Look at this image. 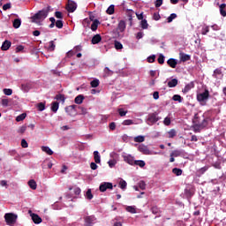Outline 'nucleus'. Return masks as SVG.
<instances>
[{
  "label": "nucleus",
  "instance_id": "1",
  "mask_svg": "<svg viewBox=\"0 0 226 226\" xmlns=\"http://www.w3.org/2000/svg\"><path fill=\"white\" fill-rule=\"evenodd\" d=\"M211 95L209 94V90L207 87H205L203 92H200L199 94V103L201 105V107H205V105H207V102H209V97Z\"/></svg>",
  "mask_w": 226,
  "mask_h": 226
},
{
  "label": "nucleus",
  "instance_id": "2",
  "mask_svg": "<svg viewBox=\"0 0 226 226\" xmlns=\"http://www.w3.org/2000/svg\"><path fill=\"white\" fill-rule=\"evenodd\" d=\"M49 11H50V6L49 5L46 9H42L41 11H39L37 13H35L32 17V19L33 20H41V19H47Z\"/></svg>",
  "mask_w": 226,
  "mask_h": 226
},
{
  "label": "nucleus",
  "instance_id": "3",
  "mask_svg": "<svg viewBox=\"0 0 226 226\" xmlns=\"http://www.w3.org/2000/svg\"><path fill=\"white\" fill-rule=\"evenodd\" d=\"M17 215L12 213H8L4 215V219L7 225H15V223H17Z\"/></svg>",
  "mask_w": 226,
  "mask_h": 226
},
{
  "label": "nucleus",
  "instance_id": "4",
  "mask_svg": "<svg viewBox=\"0 0 226 226\" xmlns=\"http://www.w3.org/2000/svg\"><path fill=\"white\" fill-rule=\"evenodd\" d=\"M159 119L160 117H158V113L156 112L150 113L148 114V117L147 119V124H148L149 126H153V124H154L155 123H158Z\"/></svg>",
  "mask_w": 226,
  "mask_h": 226
},
{
  "label": "nucleus",
  "instance_id": "5",
  "mask_svg": "<svg viewBox=\"0 0 226 226\" xmlns=\"http://www.w3.org/2000/svg\"><path fill=\"white\" fill-rule=\"evenodd\" d=\"M112 188H114V185L110 182L102 183L99 186V190L102 192H107V190H112Z\"/></svg>",
  "mask_w": 226,
  "mask_h": 226
},
{
  "label": "nucleus",
  "instance_id": "6",
  "mask_svg": "<svg viewBox=\"0 0 226 226\" xmlns=\"http://www.w3.org/2000/svg\"><path fill=\"white\" fill-rule=\"evenodd\" d=\"M85 220V226H93L96 222V217L94 215L86 216Z\"/></svg>",
  "mask_w": 226,
  "mask_h": 226
},
{
  "label": "nucleus",
  "instance_id": "7",
  "mask_svg": "<svg viewBox=\"0 0 226 226\" xmlns=\"http://www.w3.org/2000/svg\"><path fill=\"white\" fill-rule=\"evenodd\" d=\"M66 10L69 13H73V11L77 10V3L72 0H69V3L66 5Z\"/></svg>",
  "mask_w": 226,
  "mask_h": 226
},
{
  "label": "nucleus",
  "instance_id": "8",
  "mask_svg": "<svg viewBox=\"0 0 226 226\" xmlns=\"http://www.w3.org/2000/svg\"><path fill=\"white\" fill-rule=\"evenodd\" d=\"M195 193V188L192 185H187L185 189V195L188 198L192 197Z\"/></svg>",
  "mask_w": 226,
  "mask_h": 226
},
{
  "label": "nucleus",
  "instance_id": "9",
  "mask_svg": "<svg viewBox=\"0 0 226 226\" xmlns=\"http://www.w3.org/2000/svg\"><path fill=\"white\" fill-rule=\"evenodd\" d=\"M77 105H71L65 108V112L68 113L69 116H76L77 115Z\"/></svg>",
  "mask_w": 226,
  "mask_h": 226
},
{
  "label": "nucleus",
  "instance_id": "10",
  "mask_svg": "<svg viewBox=\"0 0 226 226\" xmlns=\"http://www.w3.org/2000/svg\"><path fill=\"white\" fill-rule=\"evenodd\" d=\"M138 151H139V153H142V154H151V150H149L147 146L144 144L139 146Z\"/></svg>",
  "mask_w": 226,
  "mask_h": 226
},
{
  "label": "nucleus",
  "instance_id": "11",
  "mask_svg": "<svg viewBox=\"0 0 226 226\" xmlns=\"http://www.w3.org/2000/svg\"><path fill=\"white\" fill-rule=\"evenodd\" d=\"M122 157L124 158V162H125V163H128L129 165H134L135 159L133 156H132V154L122 155Z\"/></svg>",
  "mask_w": 226,
  "mask_h": 226
},
{
  "label": "nucleus",
  "instance_id": "12",
  "mask_svg": "<svg viewBox=\"0 0 226 226\" xmlns=\"http://www.w3.org/2000/svg\"><path fill=\"white\" fill-rule=\"evenodd\" d=\"M212 77H214V79H223V72L222 71V68L215 69Z\"/></svg>",
  "mask_w": 226,
  "mask_h": 226
},
{
  "label": "nucleus",
  "instance_id": "13",
  "mask_svg": "<svg viewBox=\"0 0 226 226\" xmlns=\"http://www.w3.org/2000/svg\"><path fill=\"white\" fill-rule=\"evenodd\" d=\"M100 41H102V35H100L99 34L94 35L91 40L93 45H97V43H100Z\"/></svg>",
  "mask_w": 226,
  "mask_h": 226
},
{
  "label": "nucleus",
  "instance_id": "14",
  "mask_svg": "<svg viewBox=\"0 0 226 226\" xmlns=\"http://www.w3.org/2000/svg\"><path fill=\"white\" fill-rule=\"evenodd\" d=\"M31 217H32L34 223H35V224L41 223V222H42L41 217H40V215H38L37 214H32Z\"/></svg>",
  "mask_w": 226,
  "mask_h": 226
},
{
  "label": "nucleus",
  "instance_id": "15",
  "mask_svg": "<svg viewBox=\"0 0 226 226\" xmlns=\"http://www.w3.org/2000/svg\"><path fill=\"white\" fill-rule=\"evenodd\" d=\"M124 29H126V22H124V20H120L117 26V31L123 33L124 32Z\"/></svg>",
  "mask_w": 226,
  "mask_h": 226
},
{
  "label": "nucleus",
  "instance_id": "16",
  "mask_svg": "<svg viewBox=\"0 0 226 226\" xmlns=\"http://www.w3.org/2000/svg\"><path fill=\"white\" fill-rule=\"evenodd\" d=\"M31 87H32L31 83L21 84V90L24 91L25 93H29V90L31 89Z\"/></svg>",
  "mask_w": 226,
  "mask_h": 226
},
{
  "label": "nucleus",
  "instance_id": "17",
  "mask_svg": "<svg viewBox=\"0 0 226 226\" xmlns=\"http://www.w3.org/2000/svg\"><path fill=\"white\" fill-rule=\"evenodd\" d=\"M219 11L222 17H226V4H222L219 5Z\"/></svg>",
  "mask_w": 226,
  "mask_h": 226
},
{
  "label": "nucleus",
  "instance_id": "18",
  "mask_svg": "<svg viewBox=\"0 0 226 226\" xmlns=\"http://www.w3.org/2000/svg\"><path fill=\"white\" fill-rule=\"evenodd\" d=\"M10 47H11V41L6 40L3 42L1 49L2 50H8Z\"/></svg>",
  "mask_w": 226,
  "mask_h": 226
},
{
  "label": "nucleus",
  "instance_id": "19",
  "mask_svg": "<svg viewBox=\"0 0 226 226\" xmlns=\"http://www.w3.org/2000/svg\"><path fill=\"white\" fill-rule=\"evenodd\" d=\"M167 64H169V66H170V68H176L177 66V60H176L174 58H170L167 61Z\"/></svg>",
  "mask_w": 226,
  "mask_h": 226
},
{
  "label": "nucleus",
  "instance_id": "20",
  "mask_svg": "<svg viewBox=\"0 0 226 226\" xmlns=\"http://www.w3.org/2000/svg\"><path fill=\"white\" fill-rule=\"evenodd\" d=\"M197 116H198V114H195L194 119L192 120V123H193L192 128H193V131L196 132H199V124H196L197 119H199V117H197Z\"/></svg>",
  "mask_w": 226,
  "mask_h": 226
},
{
  "label": "nucleus",
  "instance_id": "21",
  "mask_svg": "<svg viewBox=\"0 0 226 226\" xmlns=\"http://www.w3.org/2000/svg\"><path fill=\"white\" fill-rule=\"evenodd\" d=\"M41 151H43L44 153H46L49 156H52V154H54V152L49 147L42 146L41 147Z\"/></svg>",
  "mask_w": 226,
  "mask_h": 226
},
{
  "label": "nucleus",
  "instance_id": "22",
  "mask_svg": "<svg viewBox=\"0 0 226 226\" xmlns=\"http://www.w3.org/2000/svg\"><path fill=\"white\" fill-rule=\"evenodd\" d=\"M84 95L79 94L75 97L74 102L77 103V105H80L84 102Z\"/></svg>",
  "mask_w": 226,
  "mask_h": 226
},
{
  "label": "nucleus",
  "instance_id": "23",
  "mask_svg": "<svg viewBox=\"0 0 226 226\" xmlns=\"http://www.w3.org/2000/svg\"><path fill=\"white\" fill-rule=\"evenodd\" d=\"M177 135V131L176 129H170L168 132V139H174Z\"/></svg>",
  "mask_w": 226,
  "mask_h": 226
},
{
  "label": "nucleus",
  "instance_id": "24",
  "mask_svg": "<svg viewBox=\"0 0 226 226\" xmlns=\"http://www.w3.org/2000/svg\"><path fill=\"white\" fill-rule=\"evenodd\" d=\"M51 110H52V112H54L56 114V112H57V110H59V102H52Z\"/></svg>",
  "mask_w": 226,
  "mask_h": 226
},
{
  "label": "nucleus",
  "instance_id": "25",
  "mask_svg": "<svg viewBox=\"0 0 226 226\" xmlns=\"http://www.w3.org/2000/svg\"><path fill=\"white\" fill-rule=\"evenodd\" d=\"M180 61L183 63H186V61H190V56L185 53H180Z\"/></svg>",
  "mask_w": 226,
  "mask_h": 226
},
{
  "label": "nucleus",
  "instance_id": "26",
  "mask_svg": "<svg viewBox=\"0 0 226 226\" xmlns=\"http://www.w3.org/2000/svg\"><path fill=\"white\" fill-rule=\"evenodd\" d=\"M22 24V21L20 20V19H14L12 26L14 27V29H19V27H20Z\"/></svg>",
  "mask_w": 226,
  "mask_h": 226
},
{
  "label": "nucleus",
  "instance_id": "27",
  "mask_svg": "<svg viewBox=\"0 0 226 226\" xmlns=\"http://www.w3.org/2000/svg\"><path fill=\"white\" fill-rule=\"evenodd\" d=\"M100 24V21L98 19H94L91 25V30L96 31L98 29V25Z\"/></svg>",
  "mask_w": 226,
  "mask_h": 226
},
{
  "label": "nucleus",
  "instance_id": "28",
  "mask_svg": "<svg viewBox=\"0 0 226 226\" xmlns=\"http://www.w3.org/2000/svg\"><path fill=\"white\" fill-rule=\"evenodd\" d=\"M126 211L132 213V215H135V213H137V208L133 206H128L126 207Z\"/></svg>",
  "mask_w": 226,
  "mask_h": 226
},
{
  "label": "nucleus",
  "instance_id": "29",
  "mask_svg": "<svg viewBox=\"0 0 226 226\" xmlns=\"http://www.w3.org/2000/svg\"><path fill=\"white\" fill-rule=\"evenodd\" d=\"M94 158L95 163H100L101 157H100V153L98 151L94 152Z\"/></svg>",
  "mask_w": 226,
  "mask_h": 226
},
{
  "label": "nucleus",
  "instance_id": "30",
  "mask_svg": "<svg viewBox=\"0 0 226 226\" xmlns=\"http://www.w3.org/2000/svg\"><path fill=\"white\" fill-rule=\"evenodd\" d=\"M26 117H27V114H26V113L20 114L19 116H18L16 117L17 123H20V121H24V119H26Z\"/></svg>",
  "mask_w": 226,
  "mask_h": 226
},
{
  "label": "nucleus",
  "instance_id": "31",
  "mask_svg": "<svg viewBox=\"0 0 226 226\" xmlns=\"http://www.w3.org/2000/svg\"><path fill=\"white\" fill-rule=\"evenodd\" d=\"M177 86V79H173L168 82V87H176Z\"/></svg>",
  "mask_w": 226,
  "mask_h": 226
},
{
  "label": "nucleus",
  "instance_id": "32",
  "mask_svg": "<svg viewBox=\"0 0 226 226\" xmlns=\"http://www.w3.org/2000/svg\"><path fill=\"white\" fill-rule=\"evenodd\" d=\"M28 186L32 189V190H36L37 188V185H36V181L34 180H30L28 181Z\"/></svg>",
  "mask_w": 226,
  "mask_h": 226
},
{
  "label": "nucleus",
  "instance_id": "33",
  "mask_svg": "<svg viewBox=\"0 0 226 226\" xmlns=\"http://www.w3.org/2000/svg\"><path fill=\"white\" fill-rule=\"evenodd\" d=\"M134 165H138V167H140L141 169L146 167V162L142 160L134 161Z\"/></svg>",
  "mask_w": 226,
  "mask_h": 226
},
{
  "label": "nucleus",
  "instance_id": "34",
  "mask_svg": "<svg viewBox=\"0 0 226 226\" xmlns=\"http://www.w3.org/2000/svg\"><path fill=\"white\" fill-rule=\"evenodd\" d=\"M173 174H175V176H181L183 174V170L179 169V168H174L172 170Z\"/></svg>",
  "mask_w": 226,
  "mask_h": 226
},
{
  "label": "nucleus",
  "instance_id": "35",
  "mask_svg": "<svg viewBox=\"0 0 226 226\" xmlns=\"http://www.w3.org/2000/svg\"><path fill=\"white\" fill-rule=\"evenodd\" d=\"M55 99H56L59 102H63V103H64V101L66 100V98L64 97V94H56Z\"/></svg>",
  "mask_w": 226,
  "mask_h": 226
},
{
  "label": "nucleus",
  "instance_id": "36",
  "mask_svg": "<svg viewBox=\"0 0 226 226\" xmlns=\"http://www.w3.org/2000/svg\"><path fill=\"white\" fill-rule=\"evenodd\" d=\"M55 26H56V27H57V29H63V26H64V24L63 23V20L58 19L55 23Z\"/></svg>",
  "mask_w": 226,
  "mask_h": 226
},
{
  "label": "nucleus",
  "instance_id": "37",
  "mask_svg": "<svg viewBox=\"0 0 226 226\" xmlns=\"http://www.w3.org/2000/svg\"><path fill=\"white\" fill-rule=\"evenodd\" d=\"M181 154H182L181 150H174L170 154V156H174L175 158H177V156H181Z\"/></svg>",
  "mask_w": 226,
  "mask_h": 226
},
{
  "label": "nucleus",
  "instance_id": "38",
  "mask_svg": "<svg viewBox=\"0 0 226 226\" xmlns=\"http://www.w3.org/2000/svg\"><path fill=\"white\" fill-rule=\"evenodd\" d=\"M91 87H98L100 86V80L99 79H94L90 82Z\"/></svg>",
  "mask_w": 226,
  "mask_h": 226
},
{
  "label": "nucleus",
  "instance_id": "39",
  "mask_svg": "<svg viewBox=\"0 0 226 226\" xmlns=\"http://www.w3.org/2000/svg\"><path fill=\"white\" fill-rule=\"evenodd\" d=\"M172 100L174 102H178L179 103H181V102H183V97H181V95L179 94H175L173 95Z\"/></svg>",
  "mask_w": 226,
  "mask_h": 226
},
{
  "label": "nucleus",
  "instance_id": "40",
  "mask_svg": "<svg viewBox=\"0 0 226 226\" xmlns=\"http://www.w3.org/2000/svg\"><path fill=\"white\" fill-rule=\"evenodd\" d=\"M151 211L153 215H160V213H162L158 207H152Z\"/></svg>",
  "mask_w": 226,
  "mask_h": 226
},
{
  "label": "nucleus",
  "instance_id": "41",
  "mask_svg": "<svg viewBox=\"0 0 226 226\" xmlns=\"http://www.w3.org/2000/svg\"><path fill=\"white\" fill-rule=\"evenodd\" d=\"M114 11H115V7L114 5H110L106 13H108V15H114Z\"/></svg>",
  "mask_w": 226,
  "mask_h": 226
},
{
  "label": "nucleus",
  "instance_id": "42",
  "mask_svg": "<svg viewBox=\"0 0 226 226\" xmlns=\"http://www.w3.org/2000/svg\"><path fill=\"white\" fill-rule=\"evenodd\" d=\"M174 19H177V14L176 13H172L169 16V18L167 19L168 23L170 24V22H172V20H174Z\"/></svg>",
  "mask_w": 226,
  "mask_h": 226
},
{
  "label": "nucleus",
  "instance_id": "43",
  "mask_svg": "<svg viewBox=\"0 0 226 226\" xmlns=\"http://www.w3.org/2000/svg\"><path fill=\"white\" fill-rule=\"evenodd\" d=\"M157 61L159 64H163L165 63V56H163V54L159 55Z\"/></svg>",
  "mask_w": 226,
  "mask_h": 226
},
{
  "label": "nucleus",
  "instance_id": "44",
  "mask_svg": "<svg viewBox=\"0 0 226 226\" xmlns=\"http://www.w3.org/2000/svg\"><path fill=\"white\" fill-rule=\"evenodd\" d=\"M4 94L6 96H11V94H13V90H11V88H4Z\"/></svg>",
  "mask_w": 226,
  "mask_h": 226
},
{
  "label": "nucleus",
  "instance_id": "45",
  "mask_svg": "<svg viewBox=\"0 0 226 226\" xmlns=\"http://www.w3.org/2000/svg\"><path fill=\"white\" fill-rule=\"evenodd\" d=\"M192 87H193V83H190V84L186 85L185 87V88L183 89V93H188V91H190V89H192Z\"/></svg>",
  "mask_w": 226,
  "mask_h": 226
},
{
  "label": "nucleus",
  "instance_id": "46",
  "mask_svg": "<svg viewBox=\"0 0 226 226\" xmlns=\"http://www.w3.org/2000/svg\"><path fill=\"white\" fill-rule=\"evenodd\" d=\"M140 26L143 29H147V27H149V24H147V20L146 19H142Z\"/></svg>",
  "mask_w": 226,
  "mask_h": 226
},
{
  "label": "nucleus",
  "instance_id": "47",
  "mask_svg": "<svg viewBox=\"0 0 226 226\" xmlns=\"http://www.w3.org/2000/svg\"><path fill=\"white\" fill-rule=\"evenodd\" d=\"M118 185L121 190H126V186H127L126 181L121 180Z\"/></svg>",
  "mask_w": 226,
  "mask_h": 226
},
{
  "label": "nucleus",
  "instance_id": "48",
  "mask_svg": "<svg viewBox=\"0 0 226 226\" xmlns=\"http://www.w3.org/2000/svg\"><path fill=\"white\" fill-rule=\"evenodd\" d=\"M86 197L88 200H92L93 199V192H91V189H88L86 192Z\"/></svg>",
  "mask_w": 226,
  "mask_h": 226
},
{
  "label": "nucleus",
  "instance_id": "49",
  "mask_svg": "<svg viewBox=\"0 0 226 226\" xmlns=\"http://www.w3.org/2000/svg\"><path fill=\"white\" fill-rule=\"evenodd\" d=\"M37 109L40 110V112H43L45 110V103L40 102L37 104Z\"/></svg>",
  "mask_w": 226,
  "mask_h": 226
},
{
  "label": "nucleus",
  "instance_id": "50",
  "mask_svg": "<svg viewBox=\"0 0 226 226\" xmlns=\"http://www.w3.org/2000/svg\"><path fill=\"white\" fill-rule=\"evenodd\" d=\"M146 138L144 136H137L134 138V142H144Z\"/></svg>",
  "mask_w": 226,
  "mask_h": 226
},
{
  "label": "nucleus",
  "instance_id": "51",
  "mask_svg": "<svg viewBox=\"0 0 226 226\" xmlns=\"http://www.w3.org/2000/svg\"><path fill=\"white\" fill-rule=\"evenodd\" d=\"M122 124L124 126H130L132 124H133V120H131V119H127V120H124Z\"/></svg>",
  "mask_w": 226,
  "mask_h": 226
},
{
  "label": "nucleus",
  "instance_id": "52",
  "mask_svg": "<svg viewBox=\"0 0 226 226\" xmlns=\"http://www.w3.org/2000/svg\"><path fill=\"white\" fill-rule=\"evenodd\" d=\"M115 49L117 50H121V49H123V44L117 41H115Z\"/></svg>",
  "mask_w": 226,
  "mask_h": 226
},
{
  "label": "nucleus",
  "instance_id": "53",
  "mask_svg": "<svg viewBox=\"0 0 226 226\" xmlns=\"http://www.w3.org/2000/svg\"><path fill=\"white\" fill-rule=\"evenodd\" d=\"M207 123H208L207 118L203 119L202 123L200 124L199 128L200 129L206 128V126L207 125Z\"/></svg>",
  "mask_w": 226,
  "mask_h": 226
},
{
  "label": "nucleus",
  "instance_id": "54",
  "mask_svg": "<svg viewBox=\"0 0 226 226\" xmlns=\"http://www.w3.org/2000/svg\"><path fill=\"white\" fill-rule=\"evenodd\" d=\"M138 185L140 190H146V182L144 180L139 181Z\"/></svg>",
  "mask_w": 226,
  "mask_h": 226
},
{
  "label": "nucleus",
  "instance_id": "55",
  "mask_svg": "<svg viewBox=\"0 0 226 226\" xmlns=\"http://www.w3.org/2000/svg\"><path fill=\"white\" fill-rule=\"evenodd\" d=\"M170 123H171L170 117H166L163 120V124H165V126H170Z\"/></svg>",
  "mask_w": 226,
  "mask_h": 226
},
{
  "label": "nucleus",
  "instance_id": "56",
  "mask_svg": "<svg viewBox=\"0 0 226 226\" xmlns=\"http://www.w3.org/2000/svg\"><path fill=\"white\" fill-rule=\"evenodd\" d=\"M55 49H56V44H54V41H49V50L53 52V50H55Z\"/></svg>",
  "mask_w": 226,
  "mask_h": 226
},
{
  "label": "nucleus",
  "instance_id": "57",
  "mask_svg": "<svg viewBox=\"0 0 226 226\" xmlns=\"http://www.w3.org/2000/svg\"><path fill=\"white\" fill-rule=\"evenodd\" d=\"M155 59H156V56L152 55L147 57V63H154Z\"/></svg>",
  "mask_w": 226,
  "mask_h": 226
},
{
  "label": "nucleus",
  "instance_id": "58",
  "mask_svg": "<svg viewBox=\"0 0 226 226\" xmlns=\"http://www.w3.org/2000/svg\"><path fill=\"white\" fill-rule=\"evenodd\" d=\"M1 103H2L3 107H8L10 101L8 99H2Z\"/></svg>",
  "mask_w": 226,
  "mask_h": 226
},
{
  "label": "nucleus",
  "instance_id": "59",
  "mask_svg": "<svg viewBox=\"0 0 226 226\" xmlns=\"http://www.w3.org/2000/svg\"><path fill=\"white\" fill-rule=\"evenodd\" d=\"M11 8V4H10V3H7L3 5L4 11H6V10H10Z\"/></svg>",
  "mask_w": 226,
  "mask_h": 226
},
{
  "label": "nucleus",
  "instance_id": "60",
  "mask_svg": "<svg viewBox=\"0 0 226 226\" xmlns=\"http://www.w3.org/2000/svg\"><path fill=\"white\" fill-rule=\"evenodd\" d=\"M118 113H119V116H121V117H124V116H126L128 111H124L123 110V109H118Z\"/></svg>",
  "mask_w": 226,
  "mask_h": 226
},
{
  "label": "nucleus",
  "instance_id": "61",
  "mask_svg": "<svg viewBox=\"0 0 226 226\" xmlns=\"http://www.w3.org/2000/svg\"><path fill=\"white\" fill-rule=\"evenodd\" d=\"M21 147H29V144H27V141L25 139L21 140Z\"/></svg>",
  "mask_w": 226,
  "mask_h": 226
},
{
  "label": "nucleus",
  "instance_id": "62",
  "mask_svg": "<svg viewBox=\"0 0 226 226\" xmlns=\"http://www.w3.org/2000/svg\"><path fill=\"white\" fill-rule=\"evenodd\" d=\"M19 52H24V46L23 45H19L16 48V53L19 54Z\"/></svg>",
  "mask_w": 226,
  "mask_h": 226
},
{
  "label": "nucleus",
  "instance_id": "63",
  "mask_svg": "<svg viewBox=\"0 0 226 226\" xmlns=\"http://www.w3.org/2000/svg\"><path fill=\"white\" fill-rule=\"evenodd\" d=\"M207 33H209V26H205L204 28H202L201 34H207Z\"/></svg>",
  "mask_w": 226,
  "mask_h": 226
},
{
  "label": "nucleus",
  "instance_id": "64",
  "mask_svg": "<svg viewBox=\"0 0 226 226\" xmlns=\"http://www.w3.org/2000/svg\"><path fill=\"white\" fill-rule=\"evenodd\" d=\"M55 17H56V19H63V18H64L63 12H61V11H56V12H55Z\"/></svg>",
  "mask_w": 226,
  "mask_h": 226
}]
</instances>
